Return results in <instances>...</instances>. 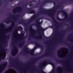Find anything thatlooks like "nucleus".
Returning <instances> with one entry per match:
<instances>
[{"instance_id":"f257e3e1","label":"nucleus","mask_w":73,"mask_h":73,"mask_svg":"<svg viewBox=\"0 0 73 73\" xmlns=\"http://www.w3.org/2000/svg\"><path fill=\"white\" fill-rule=\"evenodd\" d=\"M61 4L60 3H59V5L56 7H55L52 9L50 10H48L45 9L42 7V6L40 7V13H44L45 14H46L47 15H48L50 16L53 21V22L57 24H58L59 23L56 21L55 18L54 17V14L55 13V11H56V10L60 8V7Z\"/></svg>"},{"instance_id":"f03ea898","label":"nucleus","mask_w":73,"mask_h":73,"mask_svg":"<svg viewBox=\"0 0 73 73\" xmlns=\"http://www.w3.org/2000/svg\"><path fill=\"white\" fill-rule=\"evenodd\" d=\"M36 23L35 24V25L37 27L38 30H36V31L38 32H40L42 35L45 38H47V37L44 35V32L45 31V29L41 27V23L40 22V21L38 20V19H36Z\"/></svg>"},{"instance_id":"7ed1b4c3","label":"nucleus","mask_w":73,"mask_h":73,"mask_svg":"<svg viewBox=\"0 0 73 73\" xmlns=\"http://www.w3.org/2000/svg\"><path fill=\"white\" fill-rule=\"evenodd\" d=\"M25 7L26 9L29 10L27 12L28 13H30V14H35V13H36V11L35 10L32 9L31 8H28L27 7V5L25 6Z\"/></svg>"},{"instance_id":"20e7f679","label":"nucleus","mask_w":73,"mask_h":73,"mask_svg":"<svg viewBox=\"0 0 73 73\" xmlns=\"http://www.w3.org/2000/svg\"><path fill=\"white\" fill-rule=\"evenodd\" d=\"M51 64L52 65H54V63L50 61V60H48V61H45L43 63H42L40 67L41 68V66H43L44 65H47V64Z\"/></svg>"},{"instance_id":"39448f33","label":"nucleus","mask_w":73,"mask_h":73,"mask_svg":"<svg viewBox=\"0 0 73 73\" xmlns=\"http://www.w3.org/2000/svg\"><path fill=\"white\" fill-rule=\"evenodd\" d=\"M31 43H32V44H35V46L34 48V49H36L37 47H40V48H42L43 46L42 45H41L40 44H38L37 43V42L36 41H31L30 42Z\"/></svg>"},{"instance_id":"423d86ee","label":"nucleus","mask_w":73,"mask_h":73,"mask_svg":"<svg viewBox=\"0 0 73 73\" xmlns=\"http://www.w3.org/2000/svg\"><path fill=\"white\" fill-rule=\"evenodd\" d=\"M7 62H3V63L1 65H0V66H2V68L1 70H0V73H1L2 72V71L3 70H4L6 67H7Z\"/></svg>"},{"instance_id":"0eeeda50","label":"nucleus","mask_w":73,"mask_h":73,"mask_svg":"<svg viewBox=\"0 0 73 73\" xmlns=\"http://www.w3.org/2000/svg\"><path fill=\"white\" fill-rule=\"evenodd\" d=\"M25 38V36L24 37V36H23L22 37L20 38L21 40H23L22 42L19 45V46L20 48H22L23 46H24V40Z\"/></svg>"},{"instance_id":"6e6552de","label":"nucleus","mask_w":73,"mask_h":73,"mask_svg":"<svg viewBox=\"0 0 73 73\" xmlns=\"http://www.w3.org/2000/svg\"><path fill=\"white\" fill-rule=\"evenodd\" d=\"M37 16L38 15L37 14H35L34 15L28 22L27 24H30V23H31L33 20H34V19H35L37 17Z\"/></svg>"},{"instance_id":"1a4fd4ad","label":"nucleus","mask_w":73,"mask_h":73,"mask_svg":"<svg viewBox=\"0 0 73 73\" xmlns=\"http://www.w3.org/2000/svg\"><path fill=\"white\" fill-rule=\"evenodd\" d=\"M20 29H23V28L21 27L20 26L18 27H16V28L15 29L14 32H13V33H17V32L18 31H19Z\"/></svg>"},{"instance_id":"9d476101","label":"nucleus","mask_w":73,"mask_h":73,"mask_svg":"<svg viewBox=\"0 0 73 73\" xmlns=\"http://www.w3.org/2000/svg\"><path fill=\"white\" fill-rule=\"evenodd\" d=\"M17 9H18V12L19 13H20V12L22 11V10H23V7H18L17 9L14 10V12H16V11H17Z\"/></svg>"},{"instance_id":"9b49d317","label":"nucleus","mask_w":73,"mask_h":73,"mask_svg":"<svg viewBox=\"0 0 73 73\" xmlns=\"http://www.w3.org/2000/svg\"><path fill=\"white\" fill-rule=\"evenodd\" d=\"M30 50L28 48H25V49H24V51H25V52H29V53H31L33 52V50Z\"/></svg>"},{"instance_id":"f8f14e48","label":"nucleus","mask_w":73,"mask_h":73,"mask_svg":"<svg viewBox=\"0 0 73 73\" xmlns=\"http://www.w3.org/2000/svg\"><path fill=\"white\" fill-rule=\"evenodd\" d=\"M15 48L16 49L15 52H14L13 53H11V55L13 56H14L15 55H16L17 53V52H18V49L17 48V47H15Z\"/></svg>"},{"instance_id":"ddd939ff","label":"nucleus","mask_w":73,"mask_h":73,"mask_svg":"<svg viewBox=\"0 0 73 73\" xmlns=\"http://www.w3.org/2000/svg\"><path fill=\"white\" fill-rule=\"evenodd\" d=\"M61 49H62L65 51L68 50V49L66 48H60V50H58V52L60 54H62V52H61V50H62Z\"/></svg>"},{"instance_id":"4468645a","label":"nucleus","mask_w":73,"mask_h":73,"mask_svg":"<svg viewBox=\"0 0 73 73\" xmlns=\"http://www.w3.org/2000/svg\"><path fill=\"white\" fill-rule=\"evenodd\" d=\"M60 12H62V14L63 15H66V12L64 10H60L58 12V13H60Z\"/></svg>"},{"instance_id":"2eb2a0df","label":"nucleus","mask_w":73,"mask_h":73,"mask_svg":"<svg viewBox=\"0 0 73 73\" xmlns=\"http://www.w3.org/2000/svg\"><path fill=\"white\" fill-rule=\"evenodd\" d=\"M25 21L23 19L22 21L19 22V24H25Z\"/></svg>"},{"instance_id":"dca6fc26","label":"nucleus","mask_w":73,"mask_h":73,"mask_svg":"<svg viewBox=\"0 0 73 73\" xmlns=\"http://www.w3.org/2000/svg\"><path fill=\"white\" fill-rule=\"evenodd\" d=\"M30 31H32L33 32H36V31L34 29H33V28H32V25H31L30 27Z\"/></svg>"},{"instance_id":"f3484780","label":"nucleus","mask_w":73,"mask_h":73,"mask_svg":"<svg viewBox=\"0 0 73 73\" xmlns=\"http://www.w3.org/2000/svg\"><path fill=\"white\" fill-rule=\"evenodd\" d=\"M18 16H19V15H13L12 16H11V17L12 18H13L14 19H17V17H18Z\"/></svg>"},{"instance_id":"a211bd4d","label":"nucleus","mask_w":73,"mask_h":73,"mask_svg":"<svg viewBox=\"0 0 73 73\" xmlns=\"http://www.w3.org/2000/svg\"><path fill=\"white\" fill-rule=\"evenodd\" d=\"M14 27H15V22H12L11 26L9 28H11L12 29V28H14Z\"/></svg>"},{"instance_id":"6ab92c4d","label":"nucleus","mask_w":73,"mask_h":73,"mask_svg":"<svg viewBox=\"0 0 73 73\" xmlns=\"http://www.w3.org/2000/svg\"><path fill=\"white\" fill-rule=\"evenodd\" d=\"M33 60H32V62H33V63H34L35 62H36V61H37V60H38V59H33Z\"/></svg>"},{"instance_id":"aec40b11","label":"nucleus","mask_w":73,"mask_h":73,"mask_svg":"<svg viewBox=\"0 0 73 73\" xmlns=\"http://www.w3.org/2000/svg\"><path fill=\"white\" fill-rule=\"evenodd\" d=\"M56 62L58 64V63H62V61L61 60H56Z\"/></svg>"},{"instance_id":"412c9836","label":"nucleus","mask_w":73,"mask_h":73,"mask_svg":"<svg viewBox=\"0 0 73 73\" xmlns=\"http://www.w3.org/2000/svg\"><path fill=\"white\" fill-rule=\"evenodd\" d=\"M45 1L44 2V4H46V3H49V0H45ZM56 1H57L58 0H56Z\"/></svg>"},{"instance_id":"4be33fe9","label":"nucleus","mask_w":73,"mask_h":73,"mask_svg":"<svg viewBox=\"0 0 73 73\" xmlns=\"http://www.w3.org/2000/svg\"><path fill=\"white\" fill-rule=\"evenodd\" d=\"M42 19H44V17H40L39 18H38L37 19L40 21V20H41Z\"/></svg>"},{"instance_id":"5701e85b","label":"nucleus","mask_w":73,"mask_h":73,"mask_svg":"<svg viewBox=\"0 0 73 73\" xmlns=\"http://www.w3.org/2000/svg\"><path fill=\"white\" fill-rule=\"evenodd\" d=\"M51 54L50 53H49L48 54H45L44 55H43L42 56H51Z\"/></svg>"},{"instance_id":"b1692460","label":"nucleus","mask_w":73,"mask_h":73,"mask_svg":"<svg viewBox=\"0 0 73 73\" xmlns=\"http://www.w3.org/2000/svg\"><path fill=\"white\" fill-rule=\"evenodd\" d=\"M4 22L6 24H9V21H7L6 20L4 21Z\"/></svg>"},{"instance_id":"393cba45","label":"nucleus","mask_w":73,"mask_h":73,"mask_svg":"<svg viewBox=\"0 0 73 73\" xmlns=\"http://www.w3.org/2000/svg\"><path fill=\"white\" fill-rule=\"evenodd\" d=\"M57 20H58L59 21H62V19L58 17L57 18Z\"/></svg>"},{"instance_id":"a878e982","label":"nucleus","mask_w":73,"mask_h":73,"mask_svg":"<svg viewBox=\"0 0 73 73\" xmlns=\"http://www.w3.org/2000/svg\"><path fill=\"white\" fill-rule=\"evenodd\" d=\"M32 3V2H31L29 3V4H30L29 6H30V7H31L33 5L31 3Z\"/></svg>"},{"instance_id":"bb28decb","label":"nucleus","mask_w":73,"mask_h":73,"mask_svg":"<svg viewBox=\"0 0 73 73\" xmlns=\"http://www.w3.org/2000/svg\"><path fill=\"white\" fill-rule=\"evenodd\" d=\"M39 39H40V40H43V38H42V36H41L39 38Z\"/></svg>"},{"instance_id":"cd10ccee","label":"nucleus","mask_w":73,"mask_h":73,"mask_svg":"<svg viewBox=\"0 0 73 73\" xmlns=\"http://www.w3.org/2000/svg\"><path fill=\"white\" fill-rule=\"evenodd\" d=\"M1 26H3V28H4L5 27L4 26V25L3 24H2L0 25V27H1Z\"/></svg>"},{"instance_id":"c85d7f7f","label":"nucleus","mask_w":73,"mask_h":73,"mask_svg":"<svg viewBox=\"0 0 73 73\" xmlns=\"http://www.w3.org/2000/svg\"><path fill=\"white\" fill-rule=\"evenodd\" d=\"M38 5H35L34 6V8H38Z\"/></svg>"},{"instance_id":"c756f323","label":"nucleus","mask_w":73,"mask_h":73,"mask_svg":"<svg viewBox=\"0 0 73 73\" xmlns=\"http://www.w3.org/2000/svg\"><path fill=\"white\" fill-rule=\"evenodd\" d=\"M53 4H54V6L56 5V3L55 2H53Z\"/></svg>"},{"instance_id":"7c9ffc66","label":"nucleus","mask_w":73,"mask_h":73,"mask_svg":"<svg viewBox=\"0 0 73 73\" xmlns=\"http://www.w3.org/2000/svg\"><path fill=\"white\" fill-rule=\"evenodd\" d=\"M10 58L11 60V61H12V60H13V58L12 57H10Z\"/></svg>"},{"instance_id":"2f4dec72","label":"nucleus","mask_w":73,"mask_h":73,"mask_svg":"<svg viewBox=\"0 0 73 73\" xmlns=\"http://www.w3.org/2000/svg\"><path fill=\"white\" fill-rule=\"evenodd\" d=\"M5 56H3L2 57V59L3 60H4V59H5Z\"/></svg>"},{"instance_id":"473e14b6","label":"nucleus","mask_w":73,"mask_h":73,"mask_svg":"<svg viewBox=\"0 0 73 73\" xmlns=\"http://www.w3.org/2000/svg\"><path fill=\"white\" fill-rule=\"evenodd\" d=\"M58 68L59 69H61V70L62 69V67H58Z\"/></svg>"},{"instance_id":"72a5a7b5","label":"nucleus","mask_w":73,"mask_h":73,"mask_svg":"<svg viewBox=\"0 0 73 73\" xmlns=\"http://www.w3.org/2000/svg\"><path fill=\"white\" fill-rule=\"evenodd\" d=\"M3 51V53H5V52H6V51H5V50L2 49Z\"/></svg>"},{"instance_id":"f704fd0d","label":"nucleus","mask_w":73,"mask_h":73,"mask_svg":"<svg viewBox=\"0 0 73 73\" xmlns=\"http://www.w3.org/2000/svg\"><path fill=\"white\" fill-rule=\"evenodd\" d=\"M25 31L27 32L28 31V29H27V28L25 27Z\"/></svg>"},{"instance_id":"c9c22d12","label":"nucleus","mask_w":73,"mask_h":73,"mask_svg":"<svg viewBox=\"0 0 73 73\" xmlns=\"http://www.w3.org/2000/svg\"><path fill=\"white\" fill-rule=\"evenodd\" d=\"M7 39H9V36H7Z\"/></svg>"},{"instance_id":"e433bc0d","label":"nucleus","mask_w":73,"mask_h":73,"mask_svg":"<svg viewBox=\"0 0 73 73\" xmlns=\"http://www.w3.org/2000/svg\"><path fill=\"white\" fill-rule=\"evenodd\" d=\"M24 35V33H22L21 34V35H20L21 36H23V35Z\"/></svg>"},{"instance_id":"4c0bfd02","label":"nucleus","mask_w":73,"mask_h":73,"mask_svg":"<svg viewBox=\"0 0 73 73\" xmlns=\"http://www.w3.org/2000/svg\"><path fill=\"white\" fill-rule=\"evenodd\" d=\"M66 30H65V31H63V32L64 33V34H65V33H66Z\"/></svg>"},{"instance_id":"58836bf2","label":"nucleus","mask_w":73,"mask_h":73,"mask_svg":"<svg viewBox=\"0 0 73 73\" xmlns=\"http://www.w3.org/2000/svg\"><path fill=\"white\" fill-rule=\"evenodd\" d=\"M55 27H56V29H58V26H56Z\"/></svg>"},{"instance_id":"ea45409f","label":"nucleus","mask_w":73,"mask_h":73,"mask_svg":"<svg viewBox=\"0 0 73 73\" xmlns=\"http://www.w3.org/2000/svg\"><path fill=\"white\" fill-rule=\"evenodd\" d=\"M29 40H31V37H29L28 38Z\"/></svg>"},{"instance_id":"a19ab883","label":"nucleus","mask_w":73,"mask_h":73,"mask_svg":"<svg viewBox=\"0 0 73 73\" xmlns=\"http://www.w3.org/2000/svg\"><path fill=\"white\" fill-rule=\"evenodd\" d=\"M51 27L52 28H54V26H51Z\"/></svg>"},{"instance_id":"79ce46f5","label":"nucleus","mask_w":73,"mask_h":73,"mask_svg":"<svg viewBox=\"0 0 73 73\" xmlns=\"http://www.w3.org/2000/svg\"><path fill=\"white\" fill-rule=\"evenodd\" d=\"M11 2V1H13V0H9Z\"/></svg>"},{"instance_id":"37998d69","label":"nucleus","mask_w":73,"mask_h":73,"mask_svg":"<svg viewBox=\"0 0 73 73\" xmlns=\"http://www.w3.org/2000/svg\"><path fill=\"white\" fill-rule=\"evenodd\" d=\"M58 57H61L60 56V55H58Z\"/></svg>"},{"instance_id":"c03bdc74","label":"nucleus","mask_w":73,"mask_h":73,"mask_svg":"<svg viewBox=\"0 0 73 73\" xmlns=\"http://www.w3.org/2000/svg\"><path fill=\"white\" fill-rule=\"evenodd\" d=\"M15 60H16V61L18 60L17 58H16Z\"/></svg>"},{"instance_id":"a18cd8bd","label":"nucleus","mask_w":73,"mask_h":73,"mask_svg":"<svg viewBox=\"0 0 73 73\" xmlns=\"http://www.w3.org/2000/svg\"><path fill=\"white\" fill-rule=\"evenodd\" d=\"M52 72H54V70H52Z\"/></svg>"},{"instance_id":"49530a36","label":"nucleus","mask_w":73,"mask_h":73,"mask_svg":"<svg viewBox=\"0 0 73 73\" xmlns=\"http://www.w3.org/2000/svg\"><path fill=\"white\" fill-rule=\"evenodd\" d=\"M41 58V56H40L39 58Z\"/></svg>"},{"instance_id":"de8ad7c7","label":"nucleus","mask_w":73,"mask_h":73,"mask_svg":"<svg viewBox=\"0 0 73 73\" xmlns=\"http://www.w3.org/2000/svg\"><path fill=\"white\" fill-rule=\"evenodd\" d=\"M71 29H73V26H72V28H71Z\"/></svg>"},{"instance_id":"09e8293b","label":"nucleus","mask_w":73,"mask_h":73,"mask_svg":"<svg viewBox=\"0 0 73 73\" xmlns=\"http://www.w3.org/2000/svg\"><path fill=\"white\" fill-rule=\"evenodd\" d=\"M66 25H67V26H68V24H66Z\"/></svg>"},{"instance_id":"8fccbe9b","label":"nucleus","mask_w":73,"mask_h":73,"mask_svg":"<svg viewBox=\"0 0 73 73\" xmlns=\"http://www.w3.org/2000/svg\"><path fill=\"white\" fill-rule=\"evenodd\" d=\"M33 2H35V1H33Z\"/></svg>"},{"instance_id":"3c124183","label":"nucleus","mask_w":73,"mask_h":73,"mask_svg":"<svg viewBox=\"0 0 73 73\" xmlns=\"http://www.w3.org/2000/svg\"><path fill=\"white\" fill-rule=\"evenodd\" d=\"M9 20L10 21H11V19H9Z\"/></svg>"},{"instance_id":"603ef678","label":"nucleus","mask_w":73,"mask_h":73,"mask_svg":"<svg viewBox=\"0 0 73 73\" xmlns=\"http://www.w3.org/2000/svg\"><path fill=\"white\" fill-rule=\"evenodd\" d=\"M1 60V58H0V60Z\"/></svg>"},{"instance_id":"864d4df0","label":"nucleus","mask_w":73,"mask_h":73,"mask_svg":"<svg viewBox=\"0 0 73 73\" xmlns=\"http://www.w3.org/2000/svg\"><path fill=\"white\" fill-rule=\"evenodd\" d=\"M12 65H11V66H12Z\"/></svg>"},{"instance_id":"5fc2aeb1","label":"nucleus","mask_w":73,"mask_h":73,"mask_svg":"<svg viewBox=\"0 0 73 73\" xmlns=\"http://www.w3.org/2000/svg\"><path fill=\"white\" fill-rule=\"evenodd\" d=\"M25 55H27V54H25Z\"/></svg>"},{"instance_id":"6e6d98bb","label":"nucleus","mask_w":73,"mask_h":73,"mask_svg":"<svg viewBox=\"0 0 73 73\" xmlns=\"http://www.w3.org/2000/svg\"><path fill=\"white\" fill-rule=\"evenodd\" d=\"M64 35V34H63V35H62V36H63V35Z\"/></svg>"},{"instance_id":"4d7b16f0","label":"nucleus","mask_w":73,"mask_h":73,"mask_svg":"<svg viewBox=\"0 0 73 73\" xmlns=\"http://www.w3.org/2000/svg\"><path fill=\"white\" fill-rule=\"evenodd\" d=\"M40 3H41L40 2L39 3V4H40Z\"/></svg>"},{"instance_id":"13d9d810","label":"nucleus","mask_w":73,"mask_h":73,"mask_svg":"<svg viewBox=\"0 0 73 73\" xmlns=\"http://www.w3.org/2000/svg\"><path fill=\"white\" fill-rule=\"evenodd\" d=\"M0 28H1V27Z\"/></svg>"},{"instance_id":"bf43d9fd","label":"nucleus","mask_w":73,"mask_h":73,"mask_svg":"<svg viewBox=\"0 0 73 73\" xmlns=\"http://www.w3.org/2000/svg\"><path fill=\"white\" fill-rule=\"evenodd\" d=\"M1 52H2L1 51Z\"/></svg>"},{"instance_id":"052dcab7","label":"nucleus","mask_w":73,"mask_h":73,"mask_svg":"<svg viewBox=\"0 0 73 73\" xmlns=\"http://www.w3.org/2000/svg\"><path fill=\"white\" fill-rule=\"evenodd\" d=\"M33 33H34V32H33Z\"/></svg>"},{"instance_id":"680f3d73","label":"nucleus","mask_w":73,"mask_h":73,"mask_svg":"<svg viewBox=\"0 0 73 73\" xmlns=\"http://www.w3.org/2000/svg\"><path fill=\"white\" fill-rule=\"evenodd\" d=\"M1 3H0V5H1Z\"/></svg>"},{"instance_id":"e2e57ef3","label":"nucleus","mask_w":73,"mask_h":73,"mask_svg":"<svg viewBox=\"0 0 73 73\" xmlns=\"http://www.w3.org/2000/svg\"><path fill=\"white\" fill-rule=\"evenodd\" d=\"M5 35V34H4V35Z\"/></svg>"},{"instance_id":"0e129e2a","label":"nucleus","mask_w":73,"mask_h":73,"mask_svg":"<svg viewBox=\"0 0 73 73\" xmlns=\"http://www.w3.org/2000/svg\"><path fill=\"white\" fill-rule=\"evenodd\" d=\"M25 73H27V72H26Z\"/></svg>"},{"instance_id":"69168bd1","label":"nucleus","mask_w":73,"mask_h":73,"mask_svg":"<svg viewBox=\"0 0 73 73\" xmlns=\"http://www.w3.org/2000/svg\"><path fill=\"white\" fill-rule=\"evenodd\" d=\"M7 73L6 72V73Z\"/></svg>"}]
</instances>
